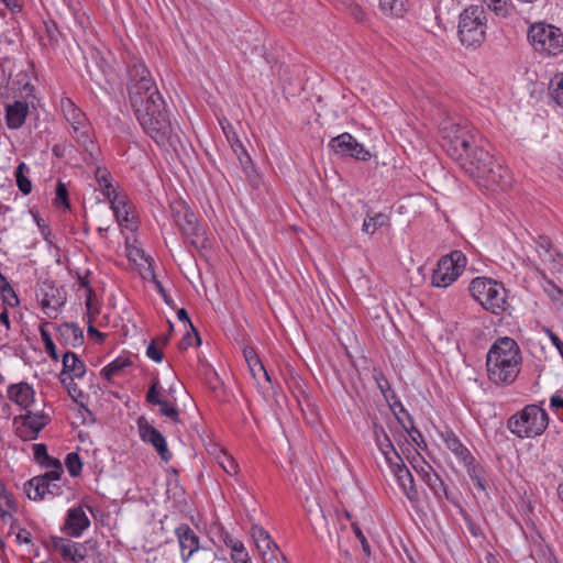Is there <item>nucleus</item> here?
<instances>
[{
    "label": "nucleus",
    "instance_id": "f257e3e1",
    "mask_svg": "<svg viewBox=\"0 0 563 563\" xmlns=\"http://www.w3.org/2000/svg\"><path fill=\"white\" fill-rule=\"evenodd\" d=\"M125 64L129 99L137 121L156 144H172V122L150 70L142 59L131 54L125 58Z\"/></svg>",
    "mask_w": 563,
    "mask_h": 563
},
{
    "label": "nucleus",
    "instance_id": "f03ea898",
    "mask_svg": "<svg viewBox=\"0 0 563 563\" xmlns=\"http://www.w3.org/2000/svg\"><path fill=\"white\" fill-rule=\"evenodd\" d=\"M521 360L519 345L514 339L509 336L497 339L486 356L489 380L496 385L512 384L520 372Z\"/></svg>",
    "mask_w": 563,
    "mask_h": 563
},
{
    "label": "nucleus",
    "instance_id": "7ed1b4c3",
    "mask_svg": "<svg viewBox=\"0 0 563 563\" xmlns=\"http://www.w3.org/2000/svg\"><path fill=\"white\" fill-rule=\"evenodd\" d=\"M460 166L472 178L492 190L495 188L504 190L510 185L509 170L477 144L467 153Z\"/></svg>",
    "mask_w": 563,
    "mask_h": 563
},
{
    "label": "nucleus",
    "instance_id": "20e7f679",
    "mask_svg": "<svg viewBox=\"0 0 563 563\" xmlns=\"http://www.w3.org/2000/svg\"><path fill=\"white\" fill-rule=\"evenodd\" d=\"M59 108L65 120L71 126V136L79 146L84 148L88 157L85 161L96 162L99 155V147L95 143V134L91 123L86 114L69 98H62Z\"/></svg>",
    "mask_w": 563,
    "mask_h": 563
},
{
    "label": "nucleus",
    "instance_id": "39448f33",
    "mask_svg": "<svg viewBox=\"0 0 563 563\" xmlns=\"http://www.w3.org/2000/svg\"><path fill=\"white\" fill-rule=\"evenodd\" d=\"M468 291L485 310L501 314L507 306V291L504 285L489 277H476L468 285Z\"/></svg>",
    "mask_w": 563,
    "mask_h": 563
},
{
    "label": "nucleus",
    "instance_id": "423d86ee",
    "mask_svg": "<svg viewBox=\"0 0 563 563\" xmlns=\"http://www.w3.org/2000/svg\"><path fill=\"white\" fill-rule=\"evenodd\" d=\"M440 133L442 147L459 164L467 156V153L476 145V134L466 125L444 121Z\"/></svg>",
    "mask_w": 563,
    "mask_h": 563
},
{
    "label": "nucleus",
    "instance_id": "0eeeda50",
    "mask_svg": "<svg viewBox=\"0 0 563 563\" xmlns=\"http://www.w3.org/2000/svg\"><path fill=\"white\" fill-rule=\"evenodd\" d=\"M487 19L484 7L470 5L465 8L459 19L457 34L461 43L466 47H477L486 38Z\"/></svg>",
    "mask_w": 563,
    "mask_h": 563
},
{
    "label": "nucleus",
    "instance_id": "6e6552de",
    "mask_svg": "<svg viewBox=\"0 0 563 563\" xmlns=\"http://www.w3.org/2000/svg\"><path fill=\"white\" fill-rule=\"evenodd\" d=\"M549 423L547 412L537 405H528L508 419L507 427L517 437L533 438L542 434Z\"/></svg>",
    "mask_w": 563,
    "mask_h": 563
},
{
    "label": "nucleus",
    "instance_id": "1a4fd4ad",
    "mask_svg": "<svg viewBox=\"0 0 563 563\" xmlns=\"http://www.w3.org/2000/svg\"><path fill=\"white\" fill-rule=\"evenodd\" d=\"M170 214L179 231L197 249L207 246L205 229L198 223V219L189 207L180 200L173 201L169 206Z\"/></svg>",
    "mask_w": 563,
    "mask_h": 563
},
{
    "label": "nucleus",
    "instance_id": "9d476101",
    "mask_svg": "<svg viewBox=\"0 0 563 563\" xmlns=\"http://www.w3.org/2000/svg\"><path fill=\"white\" fill-rule=\"evenodd\" d=\"M175 534L184 563H188L195 554L198 563H213L217 560V553L211 548L200 545L199 537L187 523L179 525L175 529Z\"/></svg>",
    "mask_w": 563,
    "mask_h": 563
},
{
    "label": "nucleus",
    "instance_id": "9b49d317",
    "mask_svg": "<svg viewBox=\"0 0 563 563\" xmlns=\"http://www.w3.org/2000/svg\"><path fill=\"white\" fill-rule=\"evenodd\" d=\"M528 38L534 49L548 56H555L563 48V33L554 25L537 23L531 25Z\"/></svg>",
    "mask_w": 563,
    "mask_h": 563
},
{
    "label": "nucleus",
    "instance_id": "f8f14e48",
    "mask_svg": "<svg viewBox=\"0 0 563 563\" xmlns=\"http://www.w3.org/2000/svg\"><path fill=\"white\" fill-rule=\"evenodd\" d=\"M466 263V256L459 250H454L450 254L442 256L432 273L431 284L434 287H449L462 274Z\"/></svg>",
    "mask_w": 563,
    "mask_h": 563
},
{
    "label": "nucleus",
    "instance_id": "ddd939ff",
    "mask_svg": "<svg viewBox=\"0 0 563 563\" xmlns=\"http://www.w3.org/2000/svg\"><path fill=\"white\" fill-rule=\"evenodd\" d=\"M329 147L340 157H352L357 161L366 162L372 156L363 144L358 143L355 137L346 132L332 137L329 142Z\"/></svg>",
    "mask_w": 563,
    "mask_h": 563
},
{
    "label": "nucleus",
    "instance_id": "4468645a",
    "mask_svg": "<svg viewBox=\"0 0 563 563\" xmlns=\"http://www.w3.org/2000/svg\"><path fill=\"white\" fill-rule=\"evenodd\" d=\"M137 428L141 439L144 442L151 443L156 450L157 454L164 462L172 459V452L168 450L167 442L164 435L144 417L137 419Z\"/></svg>",
    "mask_w": 563,
    "mask_h": 563
},
{
    "label": "nucleus",
    "instance_id": "2eb2a0df",
    "mask_svg": "<svg viewBox=\"0 0 563 563\" xmlns=\"http://www.w3.org/2000/svg\"><path fill=\"white\" fill-rule=\"evenodd\" d=\"M21 420L15 434L23 441L35 440L41 430L48 423V417L43 413L27 411L25 415L14 418V422Z\"/></svg>",
    "mask_w": 563,
    "mask_h": 563
},
{
    "label": "nucleus",
    "instance_id": "dca6fc26",
    "mask_svg": "<svg viewBox=\"0 0 563 563\" xmlns=\"http://www.w3.org/2000/svg\"><path fill=\"white\" fill-rule=\"evenodd\" d=\"M44 545L47 550L59 553L65 561L79 563L86 558L85 553L80 551L82 547H77V544L69 539L51 537L48 540L44 541Z\"/></svg>",
    "mask_w": 563,
    "mask_h": 563
},
{
    "label": "nucleus",
    "instance_id": "f3484780",
    "mask_svg": "<svg viewBox=\"0 0 563 563\" xmlns=\"http://www.w3.org/2000/svg\"><path fill=\"white\" fill-rule=\"evenodd\" d=\"M389 470L395 476L397 484L399 485L406 497L411 503L417 501L419 498V494L415 485V479L408 467L405 465L404 461L401 460L391 463Z\"/></svg>",
    "mask_w": 563,
    "mask_h": 563
},
{
    "label": "nucleus",
    "instance_id": "a211bd4d",
    "mask_svg": "<svg viewBox=\"0 0 563 563\" xmlns=\"http://www.w3.org/2000/svg\"><path fill=\"white\" fill-rule=\"evenodd\" d=\"M25 492L30 499L42 500L47 496H60L63 494V485L51 481L45 482V479L31 478L25 484Z\"/></svg>",
    "mask_w": 563,
    "mask_h": 563
},
{
    "label": "nucleus",
    "instance_id": "6ab92c4d",
    "mask_svg": "<svg viewBox=\"0 0 563 563\" xmlns=\"http://www.w3.org/2000/svg\"><path fill=\"white\" fill-rule=\"evenodd\" d=\"M90 520L80 507L71 508L67 512L65 528L68 534L75 538L81 536L82 531L88 528Z\"/></svg>",
    "mask_w": 563,
    "mask_h": 563
},
{
    "label": "nucleus",
    "instance_id": "aec40b11",
    "mask_svg": "<svg viewBox=\"0 0 563 563\" xmlns=\"http://www.w3.org/2000/svg\"><path fill=\"white\" fill-rule=\"evenodd\" d=\"M34 389L27 383L12 384L8 387V397L10 400L27 409L34 401Z\"/></svg>",
    "mask_w": 563,
    "mask_h": 563
},
{
    "label": "nucleus",
    "instance_id": "412c9836",
    "mask_svg": "<svg viewBox=\"0 0 563 563\" xmlns=\"http://www.w3.org/2000/svg\"><path fill=\"white\" fill-rule=\"evenodd\" d=\"M29 114V104L25 101H14L5 107V121L11 130L20 129Z\"/></svg>",
    "mask_w": 563,
    "mask_h": 563
},
{
    "label": "nucleus",
    "instance_id": "4be33fe9",
    "mask_svg": "<svg viewBox=\"0 0 563 563\" xmlns=\"http://www.w3.org/2000/svg\"><path fill=\"white\" fill-rule=\"evenodd\" d=\"M442 439L448 450H450L465 466H468L472 464V462H474V457L472 456L468 449L463 445V443L453 431L443 432Z\"/></svg>",
    "mask_w": 563,
    "mask_h": 563
},
{
    "label": "nucleus",
    "instance_id": "5701e85b",
    "mask_svg": "<svg viewBox=\"0 0 563 563\" xmlns=\"http://www.w3.org/2000/svg\"><path fill=\"white\" fill-rule=\"evenodd\" d=\"M86 369L84 361L76 353L67 351L63 356V369L59 375L81 378L86 374Z\"/></svg>",
    "mask_w": 563,
    "mask_h": 563
},
{
    "label": "nucleus",
    "instance_id": "b1692460",
    "mask_svg": "<svg viewBox=\"0 0 563 563\" xmlns=\"http://www.w3.org/2000/svg\"><path fill=\"white\" fill-rule=\"evenodd\" d=\"M57 330L65 342L74 347L81 345L84 342L82 330L76 323L65 322Z\"/></svg>",
    "mask_w": 563,
    "mask_h": 563
},
{
    "label": "nucleus",
    "instance_id": "393cba45",
    "mask_svg": "<svg viewBox=\"0 0 563 563\" xmlns=\"http://www.w3.org/2000/svg\"><path fill=\"white\" fill-rule=\"evenodd\" d=\"M56 291H58L56 289ZM66 298L60 296L59 292L57 295H49L45 292L41 299V307L45 314L49 318H56L59 308L65 303Z\"/></svg>",
    "mask_w": 563,
    "mask_h": 563
},
{
    "label": "nucleus",
    "instance_id": "a878e982",
    "mask_svg": "<svg viewBox=\"0 0 563 563\" xmlns=\"http://www.w3.org/2000/svg\"><path fill=\"white\" fill-rule=\"evenodd\" d=\"M95 177L99 185V189L107 197V199L118 194L114 186L112 185L111 174L107 168L98 167L95 172Z\"/></svg>",
    "mask_w": 563,
    "mask_h": 563
},
{
    "label": "nucleus",
    "instance_id": "bb28decb",
    "mask_svg": "<svg viewBox=\"0 0 563 563\" xmlns=\"http://www.w3.org/2000/svg\"><path fill=\"white\" fill-rule=\"evenodd\" d=\"M251 534L260 553L262 551L271 550L274 545H276L268 532L258 525L252 526Z\"/></svg>",
    "mask_w": 563,
    "mask_h": 563
},
{
    "label": "nucleus",
    "instance_id": "cd10ccee",
    "mask_svg": "<svg viewBox=\"0 0 563 563\" xmlns=\"http://www.w3.org/2000/svg\"><path fill=\"white\" fill-rule=\"evenodd\" d=\"M131 364L132 362L129 357H117L102 368L101 375H103L108 380H111L114 376L120 375L124 368L131 366Z\"/></svg>",
    "mask_w": 563,
    "mask_h": 563
},
{
    "label": "nucleus",
    "instance_id": "c85d7f7f",
    "mask_svg": "<svg viewBox=\"0 0 563 563\" xmlns=\"http://www.w3.org/2000/svg\"><path fill=\"white\" fill-rule=\"evenodd\" d=\"M109 202L111 203V209L113 210V213L117 218V220L122 223V222H129L130 219H129V210H128V205H126V201H125V198L124 197H121L119 194L112 196L111 198L108 199Z\"/></svg>",
    "mask_w": 563,
    "mask_h": 563
},
{
    "label": "nucleus",
    "instance_id": "c756f323",
    "mask_svg": "<svg viewBox=\"0 0 563 563\" xmlns=\"http://www.w3.org/2000/svg\"><path fill=\"white\" fill-rule=\"evenodd\" d=\"M407 0H379L380 10L389 16H402Z\"/></svg>",
    "mask_w": 563,
    "mask_h": 563
},
{
    "label": "nucleus",
    "instance_id": "7c9ffc66",
    "mask_svg": "<svg viewBox=\"0 0 563 563\" xmlns=\"http://www.w3.org/2000/svg\"><path fill=\"white\" fill-rule=\"evenodd\" d=\"M388 217L384 213H376L373 217H367L362 225V231L367 234H374L378 228L388 225Z\"/></svg>",
    "mask_w": 563,
    "mask_h": 563
},
{
    "label": "nucleus",
    "instance_id": "2f4dec72",
    "mask_svg": "<svg viewBox=\"0 0 563 563\" xmlns=\"http://www.w3.org/2000/svg\"><path fill=\"white\" fill-rule=\"evenodd\" d=\"M25 172H29V167L25 163H20L15 169V181L20 191L24 195H29L32 191V183L27 176H25Z\"/></svg>",
    "mask_w": 563,
    "mask_h": 563
},
{
    "label": "nucleus",
    "instance_id": "473e14b6",
    "mask_svg": "<svg viewBox=\"0 0 563 563\" xmlns=\"http://www.w3.org/2000/svg\"><path fill=\"white\" fill-rule=\"evenodd\" d=\"M227 137H228V141L231 143V147H232L233 152L235 153L243 170L245 173H247V169L252 163L250 155L247 154V152L243 147L242 143L238 139L232 140L228 133H227Z\"/></svg>",
    "mask_w": 563,
    "mask_h": 563
},
{
    "label": "nucleus",
    "instance_id": "72a5a7b5",
    "mask_svg": "<svg viewBox=\"0 0 563 563\" xmlns=\"http://www.w3.org/2000/svg\"><path fill=\"white\" fill-rule=\"evenodd\" d=\"M155 406H159L161 416L170 419L174 423H180L179 409L176 404L163 398L159 400V404H156Z\"/></svg>",
    "mask_w": 563,
    "mask_h": 563
},
{
    "label": "nucleus",
    "instance_id": "f704fd0d",
    "mask_svg": "<svg viewBox=\"0 0 563 563\" xmlns=\"http://www.w3.org/2000/svg\"><path fill=\"white\" fill-rule=\"evenodd\" d=\"M424 483L438 499H441L442 497L449 498L446 487L435 472L431 474V476H428Z\"/></svg>",
    "mask_w": 563,
    "mask_h": 563
},
{
    "label": "nucleus",
    "instance_id": "c9c22d12",
    "mask_svg": "<svg viewBox=\"0 0 563 563\" xmlns=\"http://www.w3.org/2000/svg\"><path fill=\"white\" fill-rule=\"evenodd\" d=\"M128 258L140 267V272L148 264L153 265V258L147 256L142 249L136 246L128 249Z\"/></svg>",
    "mask_w": 563,
    "mask_h": 563
},
{
    "label": "nucleus",
    "instance_id": "e433bc0d",
    "mask_svg": "<svg viewBox=\"0 0 563 563\" xmlns=\"http://www.w3.org/2000/svg\"><path fill=\"white\" fill-rule=\"evenodd\" d=\"M163 397V387L158 377H154L152 379L151 386L146 393L145 400L148 405L153 406L159 404Z\"/></svg>",
    "mask_w": 563,
    "mask_h": 563
},
{
    "label": "nucleus",
    "instance_id": "4c0bfd02",
    "mask_svg": "<svg viewBox=\"0 0 563 563\" xmlns=\"http://www.w3.org/2000/svg\"><path fill=\"white\" fill-rule=\"evenodd\" d=\"M47 324H48V322H45L40 327L41 339L44 343L45 352L49 355V357L53 361H58V354L56 351L55 343H54L49 332L45 328V325H47Z\"/></svg>",
    "mask_w": 563,
    "mask_h": 563
},
{
    "label": "nucleus",
    "instance_id": "58836bf2",
    "mask_svg": "<svg viewBox=\"0 0 563 563\" xmlns=\"http://www.w3.org/2000/svg\"><path fill=\"white\" fill-rule=\"evenodd\" d=\"M65 466L70 476L77 477L81 473L82 461L77 453L70 452L66 455Z\"/></svg>",
    "mask_w": 563,
    "mask_h": 563
},
{
    "label": "nucleus",
    "instance_id": "ea45409f",
    "mask_svg": "<svg viewBox=\"0 0 563 563\" xmlns=\"http://www.w3.org/2000/svg\"><path fill=\"white\" fill-rule=\"evenodd\" d=\"M219 465L229 475H235L238 473L239 465L234 459L229 455L225 451L221 450L217 456Z\"/></svg>",
    "mask_w": 563,
    "mask_h": 563
},
{
    "label": "nucleus",
    "instance_id": "a19ab883",
    "mask_svg": "<svg viewBox=\"0 0 563 563\" xmlns=\"http://www.w3.org/2000/svg\"><path fill=\"white\" fill-rule=\"evenodd\" d=\"M60 384L67 389L68 395L74 401L79 402V398L82 397V390L74 382L75 378L66 377L65 375L58 376Z\"/></svg>",
    "mask_w": 563,
    "mask_h": 563
},
{
    "label": "nucleus",
    "instance_id": "79ce46f5",
    "mask_svg": "<svg viewBox=\"0 0 563 563\" xmlns=\"http://www.w3.org/2000/svg\"><path fill=\"white\" fill-rule=\"evenodd\" d=\"M141 276L146 279L154 283L157 291L162 295L166 303H169L167 294L162 285V283L157 279L153 265L148 264L144 267V269L141 271Z\"/></svg>",
    "mask_w": 563,
    "mask_h": 563
},
{
    "label": "nucleus",
    "instance_id": "37998d69",
    "mask_svg": "<svg viewBox=\"0 0 563 563\" xmlns=\"http://www.w3.org/2000/svg\"><path fill=\"white\" fill-rule=\"evenodd\" d=\"M550 90L553 100L563 108V74L551 80Z\"/></svg>",
    "mask_w": 563,
    "mask_h": 563
},
{
    "label": "nucleus",
    "instance_id": "c03bdc74",
    "mask_svg": "<svg viewBox=\"0 0 563 563\" xmlns=\"http://www.w3.org/2000/svg\"><path fill=\"white\" fill-rule=\"evenodd\" d=\"M377 448L384 455L385 461L388 464V466H391V463H395L396 461L402 460L401 456L399 455V453L396 451L391 440L388 441L385 445L382 444Z\"/></svg>",
    "mask_w": 563,
    "mask_h": 563
},
{
    "label": "nucleus",
    "instance_id": "a18cd8bd",
    "mask_svg": "<svg viewBox=\"0 0 563 563\" xmlns=\"http://www.w3.org/2000/svg\"><path fill=\"white\" fill-rule=\"evenodd\" d=\"M261 555L264 563H287L277 545H274L271 550L262 551Z\"/></svg>",
    "mask_w": 563,
    "mask_h": 563
},
{
    "label": "nucleus",
    "instance_id": "49530a36",
    "mask_svg": "<svg viewBox=\"0 0 563 563\" xmlns=\"http://www.w3.org/2000/svg\"><path fill=\"white\" fill-rule=\"evenodd\" d=\"M372 430L375 443L377 446L385 445L388 441H390L389 435L386 433L384 427L377 422L376 419L372 422Z\"/></svg>",
    "mask_w": 563,
    "mask_h": 563
},
{
    "label": "nucleus",
    "instance_id": "de8ad7c7",
    "mask_svg": "<svg viewBox=\"0 0 563 563\" xmlns=\"http://www.w3.org/2000/svg\"><path fill=\"white\" fill-rule=\"evenodd\" d=\"M45 32L47 42L45 45L55 47L58 44L60 32L54 22L45 23Z\"/></svg>",
    "mask_w": 563,
    "mask_h": 563
},
{
    "label": "nucleus",
    "instance_id": "09e8293b",
    "mask_svg": "<svg viewBox=\"0 0 563 563\" xmlns=\"http://www.w3.org/2000/svg\"><path fill=\"white\" fill-rule=\"evenodd\" d=\"M249 368L255 379L258 380L260 376H263L266 382H271V377L261 360L254 361L249 365Z\"/></svg>",
    "mask_w": 563,
    "mask_h": 563
},
{
    "label": "nucleus",
    "instance_id": "8fccbe9b",
    "mask_svg": "<svg viewBox=\"0 0 563 563\" xmlns=\"http://www.w3.org/2000/svg\"><path fill=\"white\" fill-rule=\"evenodd\" d=\"M352 529H353V532L355 534V537L358 539L361 545H362V550L364 552V554L366 556H369L371 555V547L364 536V533L362 532L361 528L358 527L357 522H352Z\"/></svg>",
    "mask_w": 563,
    "mask_h": 563
},
{
    "label": "nucleus",
    "instance_id": "3c124183",
    "mask_svg": "<svg viewBox=\"0 0 563 563\" xmlns=\"http://www.w3.org/2000/svg\"><path fill=\"white\" fill-rule=\"evenodd\" d=\"M52 470L46 472L45 474L43 475H40V476H35L34 478L36 479H45L46 481H51V482H55V483H58L60 481V476L63 474V466L62 465H57V466H54V467H51Z\"/></svg>",
    "mask_w": 563,
    "mask_h": 563
},
{
    "label": "nucleus",
    "instance_id": "603ef678",
    "mask_svg": "<svg viewBox=\"0 0 563 563\" xmlns=\"http://www.w3.org/2000/svg\"><path fill=\"white\" fill-rule=\"evenodd\" d=\"M55 202L56 203H62L64 205L66 208H69V200H68V191H67V187L64 183L62 181H58L57 183V186H56V198H55Z\"/></svg>",
    "mask_w": 563,
    "mask_h": 563
},
{
    "label": "nucleus",
    "instance_id": "864d4df0",
    "mask_svg": "<svg viewBox=\"0 0 563 563\" xmlns=\"http://www.w3.org/2000/svg\"><path fill=\"white\" fill-rule=\"evenodd\" d=\"M543 263H549L555 272H563V256L558 252H552V257L541 258Z\"/></svg>",
    "mask_w": 563,
    "mask_h": 563
},
{
    "label": "nucleus",
    "instance_id": "5fc2aeb1",
    "mask_svg": "<svg viewBox=\"0 0 563 563\" xmlns=\"http://www.w3.org/2000/svg\"><path fill=\"white\" fill-rule=\"evenodd\" d=\"M538 253L541 258L552 257L551 241L547 236H540L538 241Z\"/></svg>",
    "mask_w": 563,
    "mask_h": 563
},
{
    "label": "nucleus",
    "instance_id": "6e6d98bb",
    "mask_svg": "<svg viewBox=\"0 0 563 563\" xmlns=\"http://www.w3.org/2000/svg\"><path fill=\"white\" fill-rule=\"evenodd\" d=\"M220 538L222 542L225 544L227 548L231 550V552L235 551L236 549L241 548L243 542L241 540H238L233 538L229 532L223 531L220 534Z\"/></svg>",
    "mask_w": 563,
    "mask_h": 563
},
{
    "label": "nucleus",
    "instance_id": "4d7b16f0",
    "mask_svg": "<svg viewBox=\"0 0 563 563\" xmlns=\"http://www.w3.org/2000/svg\"><path fill=\"white\" fill-rule=\"evenodd\" d=\"M508 0H484V2L488 5L490 10H493L497 15H506Z\"/></svg>",
    "mask_w": 563,
    "mask_h": 563
},
{
    "label": "nucleus",
    "instance_id": "13d9d810",
    "mask_svg": "<svg viewBox=\"0 0 563 563\" xmlns=\"http://www.w3.org/2000/svg\"><path fill=\"white\" fill-rule=\"evenodd\" d=\"M231 560L233 563H252L244 545L231 552Z\"/></svg>",
    "mask_w": 563,
    "mask_h": 563
},
{
    "label": "nucleus",
    "instance_id": "bf43d9fd",
    "mask_svg": "<svg viewBox=\"0 0 563 563\" xmlns=\"http://www.w3.org/2000/svg\"><path fill=\"white\" fill-rule=\"evenodd\" d=\"M146 355L154 362L161 363L163 361V352L161 347L156 344V341H152L151 344L146 349Z\"/></svg>",
    "mask_w": 563,
    "mask_h": 563
},
{
    "label": "nucleus",
    "instance_id": "052dcab7",
    "mask_svg": "<svg viewBox=\"0 0 563 563\" xmlns=\"http://www.w3.org/2000/svg\"><path fill=\"white\" fill-rule=\"evenodd\" d=\"M467 467V473L471 477V479L474 482V484L481 488V489H485V486L483 484V479L481 477V474H479V468L474 465V462H472V464H470Z\"/></svg>",
    "mask_w": 563,
    "mask_h": 563
},
{
    "label": "nucleus",
    "instance_id": "680f3d73",
    "mask_svg": "<svg viewBox=\"0 0 563 563\" xmlns=\"http://www.w3.org/2000/svg\"><path fill=\"white\" fill-rule=\"evenodd\" d=\"M177 317H178L179 321L187 322L190 325V329L195 332L196 344L200 345L201 344L200 335H199L198 331L195 329V327L192 325L186 309H184V308L179 309L177 311Z\"/></svg>",
    "mask_w": 563,
    "mask_h": 563
},
{
    "label": "nucleus",
    "instance_id": "e2e57ef3",
    "mask_svg": "<svg viewBox=\"0 0 563 563\" xmlns=\"http://www.w3.org/2000/svg\"><path fill=\"white\" fill-rule=\"evenodd\" d=\"M33 455L37 463L48 459L46 445L43 443L33 444Z\"/></svg>",
    "mask_w": 563,
    "mask_h": 563
},
{
    "label": "nucleus",
    "instance_id": "0e129e2a",
    "mask_svg": "<svg viewBox=\"0 0 563 563\" xmlns=\"http://www.w3.org/2000/svg\"><path fill=\"white\" fill-rule=\"evenodd\" d=\"M415 471L418 473V475L421 477L423 482L427 481L428 476H431V474L434 473L432 466L428 464L427 462H422L421 465H413Z\"/></svg>",
    "mask_w": 563,
    "mask_h": 563
},
{
    "label": "nucleus",
    "instance_id": "69168bd1",
    "mask_svg": "<svg viewBox=\"0 0 563 563\" xmlns=\"http://www.w3.org/2000/svg\"><path fill=\"white\" fill-rule=\"evenodd\" d=\"M550 405L555 413L563 420V397L560 395H553L550 399Z\"/></svg>",
    "mask_w": 563,
    "mask_h": 563
},
{
    "label": "nucleus",
    "instance_id": "338daca9",
    "mask_svg": "<svg viewBox=\"0 0 563 563\" xmlns=\"http://www.w3.org/2000/svg\"><path fill=\"white\" fill-rule=\"evenodd\" d=\"M544 331L563 358V341L549 328H545Z\"/></svg>",
    "mask_w": 563,
    "mask_h": 563
},
{
    "label": "nucleus",
    "instance_id": "774afa93",
    "mask_svg": "<svg viewBox=\"0 0 563 563\" xmlns=\"http://www.w3.org/2000/svg\"><path fill=\"white\" fill-rule=\"evenodd\" d=\"M350 14L356 20V21H364L365 19V11L358 5L357 3H352L349 7Z\"/></svg>",
    "mask_w": 563,
    "mask_h": 563
}]
</instances>
